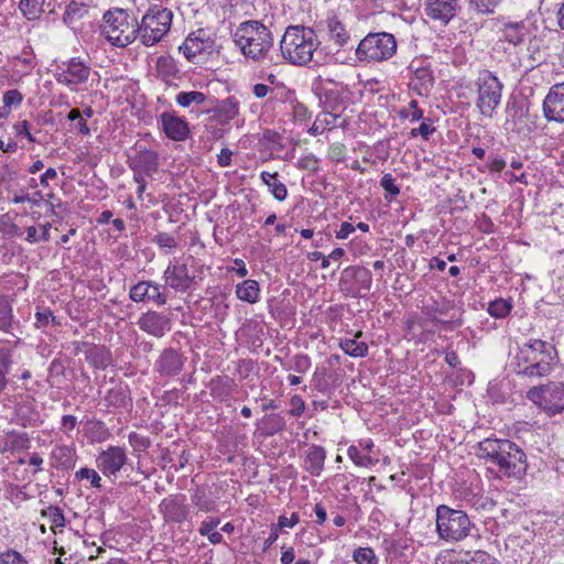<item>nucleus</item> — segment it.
Segmentation results:
<instances>
[{
    "label": "nucleus",
    "instance_id": "6e6552de",
    "mask_svg": "<svg viewBox=\"0 0 564 564\" xmlns=\"http://www.w3.org/2000/svg\"><path fill=\"white\" fill-rule=\"evenodd\" d=\"M173 13L162 6H151L138 22L137 40L144 46H154L171 29Z\"/></svg>",
    "mask_w": 564,
    "mask_h": 564
},
{
    "label": "nucleus",
    "instance_id": "e2e57ef3",
    "mask_svg": "<svg viewBox=\"0 0 564 564\" xmlns=\"http://www.w3.org/2000/svg\"><path fill=\"white\" fill-rule=\"evenodd\" d=\"M311 359L307 355H296L293 358V370L299 373H305L311 368Z\"/></svg>",
    "mask_w": 564,
    "mask_h": 564
},
{
    "label": "nucleus",
    "instance_id": "f257e3e1",
    "mask_svg": "<svg viewBox=\"0 0 564 564\" xmlns=\"http://www.w3.org/2000/svg\"><path fill=\"white\" fill-rule=\"evenodd\" d=\"M477 456L497 466L506 477L520 480L527 474V455L510 440L485 438L477 445Z\"/></svg>",
    "mask_w": 564,
    "mask_h": 564
},
{
    "label": "nucleus",
    "instance_id": "20e7f679",
    "mask_svg": "<svg viewBox=\"0 0 564 564\" xmlns=\"http://www.w3.org/2000/svg\"><path fill=\"white\" fill-rule=\"evenodd\" d=\"M318 45L317 35L312 28L290 25L280 41V51L290 64L304 66L312 61Z\"/></svg>",
    "mask_w": 564,
    "mask_h": 564
},
{
    "label": "nucleus",
    "instance_id": "e433bc0d",
    "mask_svg": "<svg viewBox=\"0 0 564 564\" xmlns=\"http://www.w3.org/2000/svg\"><path fill=\"white\" fill-rule=\"evenodd\" d=\"M18 322L13 315L12 301L0 294V330L4 333H11L13 325Z\"/></svg>",
    "mask_w": 564,
    "mask_h": 564
},
{
    "label": "nucleus",
    "instance_id": "ddd939ff",
    "mask_svg": "<svg viewBox=\"0 0 564 564\" xmlns=\"http://www.w3.org/2000/svg\"><path fill=\"white\" fill-rule=\"evenodd\" d=\"M127 164L133 172V176H151L159 169V154L135 144L128 154Z\"/></svg>",
    "mask_w": 564,
    "mask_h": 564
},
{
    "label": "nucleus",
    "instance_id": "bf43d9fd",
    "mask_svg": "<svg viewBox=\"0 0 564 564\" xmlns=\"http://www.w3.org/2000/svg\"><path fill=\"white\" fill-rule=\"evenodd\" d=\"M35 327L45 328L50 324H57L55 316L50 308H44L43 311H37L35 314Z\"/></svg>",
    "mask_w": 564,
    "mask_h": 564
},
{
    "label": "nucleus",
    "instance_id": "72a5a7b5",
    "mask_svg": "<svg viewBox=\"0 0 564 564\" xmlns=\"http://www.w3.org/2000/svg\"><path fill=\"white\" fill-rule=\"evenodd\" d=\"M236 387L235 380L227 376H218L212 379L209 384L212 395L220 400L229 398L236 390Z\"/></svg>",
    "mask_w": 564,
    "mask_h": 564
},
{
    "label": "nucleus",
    "instance_id": "6ab92c4d",
    "mask_svg": "<svg viewBox=\"0 0 564 564\" xmlns=\"http://www.w3.org/2000/svg\"><path fill=\"white\" fill-rule=\"evenodd\" d=\"M160 511L166 522L174 523L185 521L189 514V508L183 495H171L164 498L160 503Z\"/></svg>",
    "mask_w": 564,
    "mask_h": 564
},
{
    "label": "nucleus",
    "instance_id": "5701e85b",
    "mask_svg": "<svg viewBox=\"0 0 564 564\" xmlns=\"http://www.w3.org/2000/svg\"><path fill=\"white\" fill-rule=\"evenodd\" d=\"M184 366L183 357L174 349H165L156 361V369L163 376L178 375Z\"/></svg>",
    "mask_w": 564,
    "mask_h": 564
},
{
    "label": "nucleus",
    "instance_id": "7c9ffc66",
    "mask_svg": "<svg viewBox=\"0 0 564 564\" xmlns=\"http://www.w3.org/2000/svg\"><path fill=\"white\" fill-rule=\"evenodd\" d=\"M15 414L24 427H35L42 423L41 414L32 402H21L17 405Z\"/></svg>",
    "mask_w": 564,
    "mask_h": 564
},
{
    "label": "nucleus",
    "instance_id": "8fccbe9b",
    "mask_svg": "<svg viewBox=\"0 0 564 564\" xmlns=\"http://www.w3.org/2000/svg\"><path fill=\"white\" fill-rule=\"evenodd\" d=\"M75 478L77 480H88L93 488L101 487V477L93 468H88V467L80 468L79 470H77L75 473Z\"/></svg>",
    "mask_w": 564,
    "mask_h": 564
},
{
    "label": "nucleus",
    "instance_id": "c756f323",
    "mask_svg": "<svg viewBox=\"0 0 564 564\" xmlns=\"http://www.w3.org/2000/svg\"><path fill=\"white\" fill-rule=\"evenodd\" d=\"M433 72L429 66L417 67L413 70L410 85L420 96L426 95L433 87Z\"/></svg>",
    "mask_w": 564,
    "mask_h": 564
},
{
    "label": "nucleus",
    "instance_id": "1a4fd4ad",
    "mask_svg": "<svg viewBox=\"0 0 564 564\" xmlns=\"http://www.w3.org/2000/svg\"><path fill=\"white\" fill-rule=\"evenodd\" d=\"M471 86L477 95L475 105L479 113L491 118L501 102L503 84L491 72L482 70Z\"/></svg>",
    "mask_w": 564,
    "mask_h": 564
},
{
    "label": "nucleus",
    "instance_id": "4be33fe9",
    "mask_svg": "<svg viewBox=\"0 0 564 564\" xmlns=\"http://www.w3.org/2000/svg\"><path fill=\"white\" fill-rule=\"evenodd\" d=\"M166 283L175 291L186 292L195 284L186 263L172 264L164 271Z\"/></svg>",
    "mask_w": 564,
    "mask_h": 564
},
{
    "label": "nucleus",
    "instance_id": "0e129e2a",
    "mask_svg": "<svg viewBox=\"0 0 564 564\" xmlns=\"http://www.w3.org/2000/svg\"><path fill=\"white\" fill-rule=\"evenodd\" d=\"M23 96L18 89L8 90L3 95V106L11 110V107L20 105Z\"/></svg>",
    "mask_w": 564,
    "mask_h": 564
},
{
    "label": "nucleus",
    "instance_id": "3c124183",
    "mask_svg": "<svg viewBox=\"0 0 564 564\" xmlns=\"http://www.w3.org/2000/svg\"><path fill=\"white\" fill-rule=\"evenodd\" d=\"M423 110L419 107V102L414 99L399 112L401 118L410 119L411 122L421 120L423 118Z\"/></svg>",
    "mask_w": 564,
    "mask_h": 564
},
{
    "label": "nucleus",
    "instance_id": "a211bd4d",
    "mask_svg": "<svg viewBox=\"0 0 564 564\" xmlns=\"http://www.w3.org/2000/svg\"><path fill=\"white\" fill-rule=\"evenodd\" d=\"M543 115L549 121L564 122V83L551 87L543 100Z\"/></svg>",
    "mask_w": 564,
    "mask_h": 564
},
{
    "label": "nucleus",
    "instance_id": "dca6fc26",
    "mask_svg": "<svg viewBox=\"0 0 564 564\" xmlns=\"http://www.w3.org/2000/svg\"><path fill=\"white\" fill-rule=\"evenodd\" d=\"M371 285V273L362 267H350L343 272L341 290L357 296L361 290L368 291Z\"/></svg>",
    "mask_w": 564,
    "mask_h": 564
},
{
    "label": "nucleus",
    "instance_id": "a19ab883",
    "mask_svg": "<svg viewBox=\"0 0 564 564\" xmlns=\"http://www.w3.org/2000/svg\"><path fill=\"white\" fill-rule=\"evenodd\" d=\"M339 116L334 113V112H329V111H324L322 113H319L312 128H311V133L313 135H317V134H321L323 133L325 130H332L334 128H336L338 124H337V120H338Z\"/></svg>",
    "mask_w": 564,
    "mask_h": 564
},
{
    "label": "nucleus",
    "instance_id": "603ef678",
    "mask_svg": "<svg viewBox=\"0 0 564 564\" xmlns=\"http://www.w3.org/2000/svg\"><path fill=\"white\" fill-rule=\"evenodd\" d=\"M152 241L161 249H164L165 252H171L173 249L177 247V240L175 237L167 232H159L156 234Z\"/></svg>",
    "mask_w": 564,
    "mask_h": 564
},
{
    "label": "nucleus",
    "instance_id": "2eb2a0df",
    "mask_svg": "<svg viewBox=\"0 0 564 564\" xmlns=\"http://www.w3.org/2000/svg\"><path fill=\"white\" fill-rule=\"evenodd\" d=\"M128 460L126 449L121 446H109L96 457L97 468L107 477L117 475Z\"/></svg>",
    "mask_w": 564,
    "mask_h": 564
},
{
    "label": "nucleus",
    "instance_id": "4d7b16f0",
    "mask_svg": "<svg viewBox=\"0 0 564 564\" xmlns=\"http://www.w3.org/2000/svg\"><path fill=\"white\" fill-rule=\"evenodd\" d=\"M449 310L451 305L448 302H443L442 304L434 302L433 304L425 305L423 313L435 319L438 315H446Z\"/></svg>",
    "mask_w": 564,
    "mask_h": 564
},
{
    "label": "nucleus",
    "instance_id": "ea45409f",
    "mask_svg": "<svg viewBox=\"0 0 564 564\" xmlns=\"http://www.w3.org/2000/svg\"><path fill=\"white\" fill-rule=\"evenodd\" d=\"M453 564H499L498 560L486 551L464 552Z\"/></svg>",
    "mask_w": 564,
    "mask_h": 564
},
{
    "label": "nucleus",
    "instance_id": "c9c22d12",
    "mask_svg": "<svg viewBox=\"0 0 564 564\" xmlns=\"http://www.w3.org/2000/svg\"><path fill=\"white\" fill-rule=\"evenodd\" d=\"M362 336V332H357L354 338H345L339 343L340 349L350 357L361 358L368 354V345L357 339Z\"/></svg>",
    "mask_w": 564,
    "mask_h": 564
},
{
    "label": "nucleus",
    "instance_id": "2f4dec72",
    "mask_svg": "<svg viewBox=\"0 0 564 564\" xmlns=\"http://www.w3.org/2000/svg\"><path fill=\"white\" fill-rule=\"evenodd\" d=\"M31 445L30 437L26 433L11 431L8 432L3 438V446L0 448L1 453H14L28 449Z\"/></svg>",
    "mask_w": 564,
    "mask_h": 564
},
{
    "label": "nucleus",
    "instance_id": "680f3d73",
    "mask_svg": "<svg viewBox=\"0 0 564 564\" xmlns=\"http://www.w3.org/2000/svg\"><path fill=\"white\" fill-rule=\"evenodd\" d=\"M380 186L391 196L400 194V187L395 184V180L391 174H384L380 180Z\"/></svg>",
    "mask_w": 564,
    "mask_h": 564
},
{
    "label": "nucleus",
    "instance_id": "338daca9",
    "mask_svg": "<svg viewBox=\"0 0 564 564\" xmlns=\"http://www.w3.org/2000/svg\"><path fill=\"white\" fill-rule=\"evenodd\" d=\"M291 409H290V415L299 417L301 416L305 411V402L302 399L301 395H293L290 400Z\"/></svg>",
    "mask_w": 564,
    "mask_h": 564
},
{
    "label": "nucleus",
    "instance_id": "6e6d98bb",
    "mask_svg": "<svg viewBox=\"0 0 564 564\" xmlns=\"http://www.w3.org/2000/svg\"><path fill=\"white\" fill-rule=\"evenodd\" d=\"M501 0H469L470 7L481 14H490Z\"/></svg>",
    "mask_w": 564,
    "mask_h": 564
},
{
    "label": "nucleus",
    "instance_id": "f03ea898",
    "mask_svg": "<svg viewBox=\"0 0 564 564\" xmlns=\"http://www.w3.org/2000/svg\"><path fill=\"white\" fill-rule=\"evenodd\" d=\"M556 359L554 346L541 339H530L518 348L510 367L529 379H540L551 373Z\"/></svg>",
    "mask_w": 564,
    "mask_h": 564
},
{
    "label": "nucleus",
    "instance_id": "49530a36",
    "mask_svg": "<svg viewBox=\"0 0 564 564\" xmlns=\"http://www.w3.org/2000/svg\"><path fill=\"white\" fill-rule=\"evenodd\" d=\"M45 1L46 0H21L20 9L29 20H34L44 11Z\"/></svg>",
    "mask_w": 564,
    "mask_h": 564
},
{
    "label": "nucleus",
    "instance_id": "bb28decb",
    "mask_svg": "<svg viewBox=\"0 0 564 564\" xmlns=\"http://www.w3.org/2000/svg\"><path fill=\"white\" fill-rule=\"evenodd\" d=\"M180 69L176 62L171 56H159L155 61L154 75L166 85H171L178 78Z\"/></svg>",
    "mask_w": 564,
    "mask_h": 564
},
{
    "label": "nucleus",
    "instance_id": "aec40b11",
    "mask_svg": "<svg viewBox=\"0 0 564 564\" xmlns=\"http://www.w3.org/2000/svg\"><path fill=\"white\" fill-rule=\"evenodd\" d=\"M161 129L173 141H184L189 135L188 123L173 111H164L160 116Z\"/></svg>",
    "mask_w": 564,
    "mask_h": 564
},
{
    "label": "nucleus",
    "instance_id": "4c0bfd02",
    "mask_svg": "<svg viewBox=\"0 0 564 564\" xmlns=\"http://www.w3.org/2000/svg\"><path fill=\"white\" fill-rule=\"evenodd\" d=\"M260 178L268 186L276 200L282 202L286 198L288 188L282 182L279 181L278 173L263 171L260 174Z\"/></svg>",
    "mask_w": 564,
    "mask_h": 564
},
{
    "label": "nucleus",
    "instance_id": "774afa93",
    "mask_svg": "<svg viewBox=\"0 0 564 564\" xmlns=\"http://www.w3.org/2000/svg\"><path fill=\"white\" fill-rule=\"evenodd\" d=\"M435 131V128L426 122H422L417 128H413L410 132L412 138L421 135L424 140H427L430 135Z\"/></svg>",
    "mask_w": 564,
    "mask_h": 564
},
{
    "label": "nucleus",
    "instance_id": "13d9d810",
    "mask_svg": "<svg viewBox=\"0 0 564 564\" xmlns=\"http://www.w3.org/2000/svg\"><path fill=\"white\" fill-rule=\"evenodd\" d=\"M0 564H29L28 561L14 550L0 552Z\"/></svg>",
    "mask_w": 564,
    "mask_h": 564
},
{
    "label": "nucleus",
    "instance_id": "423d86ee",
    "mask_svg": "<svg viewBox=\"0 0 564 564\" xmlns=\"http://www.w3.org/2000/svg\"><path fill=\"white\" fill-rule=\"evenodd\" d=\"M101 34L111 45L126 47L138 37V20L128 10H109L104 14Z\"/></svg>",
    "mask_w": 564,
    "mask_h": 564
},
{
    "label": "nucleus",
    "instance_id": "9b49d317",
    "mask_svg": "<svg viewBox=\"0 0 564 564\" xmlns=\"http://www.w3.org/2000/svg\"><path fill=\"white\" fill-rule=\"evenodd\" d=\"M218 50L219 46L216 43L215 35L205 29H198L187 35L180 46V51L193 63L199 62V58L218 53Z\"/></svg>",
    "mask_w": 564,
    "mask_h": 564
},
{
    "label": "nucleus",
    "instance_id": "5fc2aeb1",
    "mask_svg": "<svg viewBox=\"0 0 564 564\" xmlns=\"http://www.w3.org/2000/svg\"><path fill=\"white\" fill-rule=\"evenodd\" d=\"M354 560L357 564H377L378 558L370 547H358L354 552Z\"/></svg>",
    "mask_w": 564,
    "mask_h": 564
},
{
    "label": "nucleus",
    "instance_id": "7ed1b4c3",
    "mask_svg": "<svg viewBox=\"0 0 564 564\" xmlns=\"http://www.w3.org/2000/svg\"><path fill=\"white\" fill-rule=\"evenodd\" d=\"M234 40L243 56L258 63L267 58L274 43L271 30L257 20L240 23L234 33Z\"/></svg>",
    "mask_w": 564,
    "mask_h": 564
},
{
    "label": "nucleus",
    "instance_id": "79ce46f5",
    "mask_svg": "<svg viewBox=\"0 0 564 564\" xmlns=\"http://www.w3.org/2000/svg\"><path fill=\"white\" fill-rule=\"evenodd\" d=\"M191 501L202 512H210L216 509V501L208 496L204 487H197L194 490Z\"/></svg>",
    "mask_w": 564,
    "mask_h": 564
},
{
    "label": "nucleus",
    "instance_id": "052dcab7",
    "mask_svg": "<svg viewBox=\"0 0 564 564\" xmlns=\"http://www.w3.org/2000/svg\"><path fill=\"white\" fill-rule=\"evenodd\" d=\"M128 441L129 444L133 447V449L138 452H143L150 446V440L135 432H131L128 435Z\"/></svg>",
    "mask_w": 564,
    "mask_h": 564
},
{
    "label": "nucleus",
    "instance_id": "09e8293b",
    "mask_svg": "<svg viewBox=\"0 0 564 564\" xmlns=\"http://www.w3.org/2000/svg\"><path fill=\"white\" fill-rule=\"evenodd\" d=\"M41 516L43 518H47L55 528H64L65 527V517L63 510L57 506H50L46 509L41 511Z\"/></svg>",
    "mask_w": 564,
    "mask_h": 564
},
{
    "label": "nucleus",
    "instance_id": "de8ad7c7",
    "mask_svg": "<svg viewBox=\"0 0 564 564\" xmlns=\"http://www.w3.org/2000/svg\"><path fill=\"white\" fill-rule=\"evenodd\" d=\"M512 303L509 300L496 299L488 305V313L495 318H503L511 312Z\"/></svg>",
    "mask_w": 564,
    "mask_h": 564
},
{
    "label": "nucleus",
    "instance_id": "c03bdc74",
    "mask_svg": "<svg viewBox=\"0 0 564 564\" xmlns=\"http://www.w3.org/2000/svg\"><path fill=\"white\" fill-rule=\"evenodd\" d=\"M207 100V96L202 91H181L176 95L175 101L183 108H188L191 105H203Z\"/></svg>",
    "mask_w": 564,
    "mask_h": 564
},
{
    "label": "nucleus",
    "instance_id": "473e14b6",
    "mask_svg": "<svg viewBox=\"0 0 564 564\" xmlns=\"http://www.w3.org/2000/svg\"><path fill=\"white\" fill-rule=\"evenodd\" d=\"M501 40L518 45L524 42L527 36V26L524 22H508L500 30Z\"/></svg>",
    "mask_w": 564,
    "mask_h": 564
},
{
    "label": "nucleus",
    "instance_id": "69168bd1",
    "mask_svg": "<svg viewBox=\"0 0 564 564\" xmlns=\"http://www.w3.org/2000/svg\"><path fill=\"white\" fill-rule=\"evenodd\" d=\"M346 147L343 143H334L329 147L328 156L332 161L343 162L346 156Z\"/></svg>",
    "mask_w": 564,
    "mask_h": 564
},
{
    "label": "nucleus",
    "instance_id": "c85d7f7f",
    "mask_svg": "<svg viewBox=\"0 0 564 564\" xmlns=\"http://www.w3.org/2000/svg\"><path fill=\"white\" fill-rule=\"evenodd\" d=\"M79 345L85 347V358L94 368L105 369L109 366L111 356L107 348L88 343H80Z\"/></svg>",
    "mask_w": 564,
    "mask_h": 564
},
{
    "label": "nucleus",
    "instance_id": "a18cd8bd",
    "mask_svg": "<svg viewBox=\"0 0 564 564\" xmlns=\"http://www.w3.org/2000/svg\"><path fill=\"white\" fill-rule=\"evenodd\" d=\"M104 401L106 406L123 408L127 405V394L122 387H113L107 390Z\"/></svg>",
    "mask_w": 564,
    "mask_h": 564
},
{
    "label": "nucleus",
    "instance_id": "9d476101",
    "mask_svg": "<svg viewBox=\"0 0 564 564\" xmlns=\"http://www.w3.org/2000/svg\"><path fill=\"white\" fill-rule=\"evenodd\" d=\"M397 46V40L391 33H369L359 42L356 56L360 62H383L395 54Z\"/></svg>",
    "mask_w": 564,
    "mask_h": 564
},
{
    "label": "nucleus",
    "instance_id": "b1692460",
    "mask_svg": "<svg viewBox=\"0 0 564 564\" xmlns=\"http://www.w3.org/2000/svg\"><path fill=\"white\" fill-rule=\"evenodd\" d=\"M50 459L54 468L68 470L74 467L76 462L75 447L69 445H56L50 454Z\"/></svg>",
    "mask_w": 564,
    "mask_h": 564
},
{
    "label": "nucleus",
    "instance_id": "f3484780",
    "mask_svg": "<svg viewBox=\"0 0 564 564\" xmlns=\"http://www.w3.org/2000/svg\"><path fill=\"white\" fill-rule=\"evenodd\" d=\"M137 324L141 330L156 338L163 337L172 328L171 318L156 311L142 313Z\"/></svg>",
    "mask_w": 564,
    "mask_h": 564
},
{
    "label": "nucleus",
    "instance_id": "58836bf2",
    "mask_svg": "<svg viewBox=\"0 0 564 564\" xmlns=\"http://www.w3.org/2000/svg\"><path fill=\"white\" fill-rule=\"evenodd\" d=\"M85 431L91 443H102L111 436L109 429L100 420L87 421L85 424Z\"/></svg>",
    "mask_w": 564,
    "mask_h": 564
},
{
    "label": "nucleus",
    "instance_id": "39448f33",
    "mask_svg": "<svg viewBox=\"0 0 564 564\" xmlns=\"http://www.w3.org/2000/svg\"><path fill=\"white\" fill-rule=\"evenodd\" d=\"M436 534L446 543H458L473 535L475 524L468 514L447 505H440L435 510Z\"/></svg>",
    "mask_w": 564,
    "mask_h": 564
},
{
    "label": "nucleus",
    "instance_id": "37998d69",
    "mask_svg": "<svg viewBox=\"0 0 564 564\" xmlns=\"http://www.w3.org/2000/svg\"><path fill=\"white\" fill-rule=\"evenodd\" d=\"M263 434L267 436L274 435L285 429L286 422L279 413L264 415L261 419Z\"/></svg>",
    "mask_w": 564,
    "mask_h": 564
},
{
    "label": "nucleus",
    "instance_id": "864d4df0",
    "mask_svg": "<svg viewBox=\"0 0 564 564\" xmlns=\"http://www.w3.org/2000/svg\"><path fill=\"white\" fill-rule=\"evenodd\" d=\"M347 454L357 466L370 467L375 464V460L369 455H361L359 448L355 445L348 447Z\"/></svg>",
    "mask_w": 564,
    "mask_h": 564
},
{
    "label": "nucleus",
    "instance_id": "4468645a",
    "mask_svg": "<svg viewBox=\"0 0 564 564\" xmlns=\"http://www.w3.org/2000/svg\"><path fill=\"white\" fill-rule=\"evenodd\" d=\"M129 299L135 303L153 302L161 306L166 303L167 294L165 288L154 281H140L130 288Z\"/></svg>",
    "mask_w": 564,
    "mask_h": 564
},
{
    "label": "nucleus",
    "instance_id": "0eeeda50",
    "mask_svg": "<svg viewBox=\"0 0 564 564\" xmlns=\"http://www.w3.org/2000/svg\"><path fill=\"white\" fill-rule=\"evenodd\" d=\"M98 73L93 69L89 57L75 56L56 65L55 79L70 91H85L93 86Z\"/></svg>",
    "mask_w": 564,
    "mask_h": 564
},
{
    "label": "nucleus",
    "instance_id": "f8f14e48",
    "mask_svg": "<svg viewBox=\"0 0 564 564\" xmlns=\"http://www.w3.org/2000/svg\"><path fill=\"white\" fill-rule=\"evenodd\" d=\"M527 397L550 415L558 414L564 410V386L560 382L533 387L528 391Z\"/></svg>",
    "mask_w": 564,
    "mask_h": 564
},
{
    "label": "nucleus",
    "instance_id": "412c9836",
    "mask_svg": "<svg viewBox=\"0 0 564 564\" xmlns=\"http://www.w3.org/2000/svg\"><path fill=\"white\" fill-rule=\"evenodd\" d=\"M424 6L426 17L447 24L456 14L458 0H425Z\"/></svg>",
    "mask_w": 564,
    "mask_h": 564
},
{
    "label": "nucleus",
    "instance_id": "393cba45",
    "mask_svg": "<svg viewBox=\"0 0 564 564\" xmlns=\"http://www.w3.org/2000/svg\"><path fill=\"white\" fill-rule=\"evenodd\" d=\"M326 451L323 446L311 445L305 452L304 469L314 477L321 476L324 470Z\"/></svg>",
    "mask_w": 564,
    "mask_h": 564
},
{
    "label": "nucleus",
    "instance_id": "cd10ccee",
    "mask_svg": "<svg viewBox=\"0 0 564 564\" xmlns=\"http://www.w3.org/2000/svg\"><path fill=\"white\" fill-rule=\"evenodd\" d=\"M213 112L214 118L221 124L230 122L239 115V101L230 96L219 101L214 108L208 110Z\"/></svg>",
    "mask_w": 564,
    "mask_h": 564
},
{
    "label": "nucleus",
    "instance_id": "f704fd0d",
    "mask_svg": "<svg viewBox=\"0 0 564 564\" xmlns=\"http://www.w3.org/2000/svg\"><path fill=\"white\" fill-rule=\"evenodd\" d=\"M236 295L240 301L254 304L260 297L259 283L256 280H245L236 286Z\"/></svg>",
    "mask_w": 564,
    "mask_h": 564
},
{
    "label": "nucleus",
    "instance_id": "a878e982",
    "mask_svg": "<svg viewBox=\"0 0 564 564\" xmlns=\"http://www.w3.org/2000/svg\"><path fill=\"white\" fill-rule=\"evenodd\" d=\"M326 28L328 40L335 45L344 47L351 42L350 32L337 15L329 17L326 20Z\"/></svg>",
    "mask_w": 564,
    "mask_h": 564
}]
</instances>
